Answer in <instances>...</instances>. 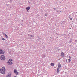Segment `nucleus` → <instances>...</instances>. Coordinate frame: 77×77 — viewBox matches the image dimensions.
I'll use <instances>...</instances> for the list:
<instances>
[{
    "label": "nucleus",
    "mask_w": 77,
    "mask_h": 77,
    "mask_svg": "<svg viewBox=\"0 0 77 77\" xmlns=\"http://www.w3.org/2000/svg\"><path fill=\"white\" fill-rule=\"evenodd\" d=\"M2 40L3 41L5 40V39L4 38H2Z\"/></svg>",
    "instance_id": "obj_15"
},
{
    "label": "nucleus",
    "mask_w": 77,
    "mask_h": 77,
    "mask_svg": "<svg viewBox=\"0 0 77 77\" xmlns=\"http://www.w3.org/2000/svg\"><path fill=\"white\" fill-rule=\"evenodd\" d=\"M54 10H55V8H54Z\"/></svg>",
    "instance_id": "obj_20"
},
{
    "label": "nucleus",
    "mask_w": 77,
    "mask_h": 77,
    "mask_svg": "<svg viewBox=\"0 0 77 77\" xmlns=\"http://www.w3.org/2000/svg\"><path fill=\"white\" fill-rule=\"evenodd\" d=\"M59 69L57 68V73H59Z\"/></svg>",
    "instance_id": "obj_10"
},
{
    "label": "nucleus",
    "mask_w": 77,
    "mask_h": 77,
    "mask_svg": "<svg viewBox=\"0 0 77 77\" xmlns=\"http://www.w3.org/2000/svg\"><path fill=\"white\" fill-rule=\"evenodd\" d=\"M68 60H69V62H71V59H69Z\"/></svg>",
    "instance_id": "obj_13"
},
{
    "label": "nucleus",
    "mask_w": 77,
    "mask_h": 77,
    "mask_svg": "<svg viewBox=\"0 0 77 77\" xmlns=\"http://www.w3.org/2000/svg\"><path fill=\"white\" fill-rule=\"evenodd\" d=\"M30 9V7L29 6L26 7V10L28 11V10H29Z\"/></svg>",
    "instance_id": "obj_8"
},
{
    "label": "nucleus",
    "mask_w": 77,
    "mask_h": 77,
    "mask_svg": "<svg viewBox=\"0 0 77 77\" xmlns=\"http://www.w3.org/2000/svg\"><path fill=\"white\" fill-rule=\"evenodd\" d=\"M70 20H72V18H70Z\"/></svg>",
    "instance_id": "obj_16"
},
{
    "label": "nucleus",
    "mask_w": 77,
    "mask_h": 77,
    "mask_svg": "<svg viewBox=\"0 0 77 77\" xmlns=\"http://www.w3.org/2000/svg\"><path fill=\"white\" fill-rule=\"evenodd\" d=\"M64 53L63 52H62L61 53V56L62 57H64Z\"/></svg>",
    "instance_id": "obj_7"
},
{
    "label": "nucleus",
    "mask_w": 77,
    "mask_h": 77,
    "mask_svg": "<svg viewBox=\"0 0 77 77\" xmlns=\"http://www.w3.org/2000/svg\"><path fill=\"white\" fill-rule=\"evenodd\" d=\"M69 59H71V57L70 56H69Z\"/></svg>",
    "instance_id": "obj_14"
},
{
    "label": "nucleus",
    "mask_w": 77,
    "mask_h": 77,
    "mask_svg": "<svg viewBox=\"0 0 77 77\" xmlns=\"http://www.w3.org/2000/svg\"><path fill=\"white\" fill-rule=\"evenodd\" d=\"M0 58L3 60H5V58L4 55H1L0 57Z\"/></svg>",
    "instance_id": "obj_3"
},
{
    "label": "nucleus",
    "mask_w": 77,
    "mask_h": 77,
    "mask_svg": "<svg viewBox=\"0 0 77 77\" xmlns=\"http://www.w3.org/2000/svg\"><path fill=\"white\" fill-rule=\"evenodd\" d=\"M4 53V51H2V49H0V54H3Z\"/></svg>",
    "instance_id": "obj_5"
},
{
    "label": "nucleus",
    "mask_w": 77,
    "mask_h": 77,
    "mask_svg": "<svg viewBox=\"0 0 77 77\" xmlns=\"http://www.w3.org/2000/svg\"><path fill=\"white\" fill-rule=\"evenodd\" d=\"M5 69L4 67L0 69L1 73L3 74H4L5 73Z\"/></svg>",
    "instance_id": "obj_1"
},
{
    "label": "nucleus",
    "mask_w": 77,
    "mask_h": 77,
    "mask_svg": "<svg viewBox=\"0 0 77 77\" xmlns=\"http://www.w3.org/2000/svg\"><path fill=\"white\" fill-rule=\"evenodd\" d=\"M14 73L16 75H17L18 74V72H17V70L14 69Z\"/></svg>",
    "instance_id": "obj_4"
},
{
    "label": "nucleus",
    "mask_w": 77,
    "mask_h": 77,
    "mask_svg": "<svg viewBox=\"0 0 77 77\" xmlns=\"http://www.w3.org/2000/svg\"><path fill=\"white\" fill-rule=\"evenodd\" d=\"M14 77H17L16 76H14Z\"/></svg>",
    "instance_id": "obj_21"
},
{
    "label": "nucleus",
    "mask_w": 77,
    "mask_h": 77,
    "mask_svg": "<svg viewBox=\"0 0 77 77\" xmlns=\"http://www.w3.org/2000/svg\"><path fill=\"white\" fill-rule=\"evenodd\" d=\"M32 0H31V1H32Z\"/></svg>",
    "instance_id": "obj_22"
},
{
    "label": "nucleus",
    "mask_w": 77,
    "mask_h": 77,
    "mask_svg": "<svg viewBox=\"0 0 77 77\" xmlns=\"http://www.w3.org/2000/svg\"><path fill=\"white\" fill-rule=\"evenodd\" d=\"M32 35H31V37H32Z\"/></svg>",
    "instance_id": "obj_18"
},
{
    "label": "nucleus",
    "mask_w": 77,
    "mask_h": 77,
    "mask_svg": "<svg viewBox=\"0 0 77 77\" xmlns=\"http://www.w3.org/2000/svg\"><path fill=\"white\" fill-rule=\"evenodd\" d=\"M51 66H54V63H51Z\"/></svg>",
    "instance_id": "obj_11"
},
{
    "label": "nucleus",
    "mask_w": 77,
    "mask_h": 77,
    "mask_svg": "<svg viewBox=\"0 0 77 77\" xmlns=\"http://www.w3.org/2000/svg\"><path fill=\"white\" fill-rule=\"evenodd\" d=\"M5 36L6 37V38H8V37L7 35L5 34Z\"/></svg>",
    "instance_id": "obj_12"
},
{
    "label": "nucleus",
    "mask_w": 77,
    "mask_h": 77,
    "mask_svg": "<svg viewBox=\"0 0 77 77\" xmlns=\"http://www.w3.org/2000/svg\"><path fill=\"white\" fill-rule=\"evenodd\" d=\"M69 17V18H70V17L69 16V17Z\"/></svg>",
    "instance_id": "obj_19"
},
{
    "label": "nucleus",
    "mask_w": 77,
    "mask_h": 77,
    "mask_svg": "<svg viewBox=\"0 0 77 77\" xmlns=\"http://www.w3.org/2000/svg\"><path fill=\"white\" fill-rule=\"evenodd\" d=\"M11 75L10 74H8L7 75L6 77H10L11 76Z\"/></svg>",
    "instance_id": "obj_9"
},
{
    "label": "nucleus",
    "mask_w": 77,
    "mask_h": 77,
    "mask_svg": "<svg viewBox=\"0 0 77 77\" xmlns=\"http://www.w3.org/2000/svg\"><path fill=\"white\" fill-rule=\"evenodd\" d=\"M45 16L46 17L47 16V14H45Z\"/></svg>",
    "instance_id": "obj_17"
},
{
    "label": "nucleus",
    "mask_w": 77,
    "mask_h": 77,
    "mask_svg": "<svg viewBox=\"0 0 77 77\" xmlns=\"http://www.w3.org/2000/svg\"><path fill=\"white\" fill-rule=\"evenodd\" d=\"M62 67V66L60 63H59L58 65V69H60Z\"/></svg>",
    "instance_id": "obj_6"
},
{
    "label": "nucleus",
    "mask_w": 77,
    "mask_h": 77,
    "mask_svg": "<svg viewBox=\"0 0 77 77\" xmlns=\"http://www.w3.org/2000/svg\"><path fill=\"white\" fill-rule=\"evenodd\" d=\"M12 61V59H10L8 61V64L9 65H12L13 63L11 62V61Z\"/></svg>",
    "instance_id": "obj_2"
}]
</instances>
